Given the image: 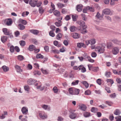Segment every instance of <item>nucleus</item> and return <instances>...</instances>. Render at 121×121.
Instances as JSON below:
<instances>
[{
    "label": "nucleus",
    "instance_id": "53",
    "mask_svg": "<svg viewBox=\"0 0 121 121\" xmlns=\"http://www.w3.org/2000/svg\"><path fill=\"white\" fill-rule=\"evenodd\" d=\"M86 9H88V10H89L90 11L93 12V9L91 7H90L89 6H88L86 7Z\"/></svg>",
    "mask_w": 121,
    "mask_h": 121
},
{
    "label": "nucleus",
    "instance_id": "2",
    "mask_svg": "<svg viewBox=\"0 0 121 121\" xmlns=\"http://www.w3.org/2000/svg\"><path fill=\"white\" fill-rule=\"evenodd\" d=\"M38 0H30L29 2V4L32 7H35L36 6Z\"/></svg>",
    "mask_w": 121,
    "mask_h": 121
},
{
    "label": "nucleus",
    "instance_id": "23",
    "mask_svg": "<svg viewBox=\"0 0 121 121\" xmlns=\"http://www.w3.org/2000/svg\"><path fill=\"white\" fill-rule=\"evenodd\" d=\"M73 95H77L79 94V89L73 88Z\"/></svg>",
    "mask_w": 121,
    "mask_h": 121
},
{
    "label": "nucleus",
    "instance_id": "45",
    "mask_svg": "<svg viewBox=\"0 0 121 121\" xmlns=\"http://www.w3.org/2000/svg\"><path fill=\"white\" fill-rule=\"evenodd\" d=\"M115 119L116 120V121H121V116H118L116 117Z\"/></svg>",
    "mask_w": 121,
    "mask_h": 121
},
{
    "label": "nucleus",
    "instance_id": "49",
    "mask_svg": "<svg viewBox=\"0 0 121 121\" xmlns=\"http://www.w3.org/2000/svg\"><path fill=\"white\" fill-rule=\"evenodd\" d=\"M39 13L41 14L43 13L44 12V10L42 7H40L39 8Z\"/></svg>",
    "mask_w": 121,
    "mask_h": 121
},
{
    "label": "nucleus",
    "instance_id": "29",
    "mask_svg": "<svg viewBox=\"0 0 121 121\" xmlns=\"http://www.w3.org/2000/svg\"><path fill=\"white\" fill-rule=\"evenodd\" d=\"M69 91L70 94L72 95H73V88H70L69 89Z\"/></svg>",
    "mask_w": 121,
    "mask_h": 121
},
{
    "label": "nucleus",
    "instance_id": "28",
    "mask_svg": "<svg viewBox=\"0 0 121 121\" xmlns=\"http://www.w3.org/2000/svg\"><path fill=\"white\" fill-rule=\"evenodd\" d=\"M62 34L61 33H59L56 36V38L59 40L62 37Z\"/></svg>",
    "mask_w": 121,
    "mask_h": 121
},
{
    "label": "nucleus",
    "instance_id": "25",
    "mask_svg": "<svg viewBox=\"0 0 121 121\" xmlns=\"http://www.w3.org/2000/svg\"><path fill=\"white\" fill-rule=\"evenodd\" d=\"M81 83L85 86L86 88H87L88 87L89 84L86 81H84L82 82Z\"/></svg>",
    "mask_w": 121,
    "mask_h": 121
},
{
    "label": "nucleus",
    "instance_id": "54",
    "mask_svg": "<svg viewBox=\"0 0 121 121\" xmlns=\"http://www.w3.org/2000/svg\"><path fill=\"white\" fill-rule=\"evenodd\" d=\"M83 56L84 59H85V60H87L88 58V57H89V56L87 55L86 53H85L83 55Z\"/></svg>",
    "mask_w": 121,
    "mask_h": 121
},
{
    "label": "nucleus",
    "instance_id": "27",
    "mask_svg": "<svg viewBox=\"0 0 121 121\" xmlns=\"http://www.w3.org/2000/svg\"><path fill=\"white\" fill-rule=\"evenodd\" d=\"M19 21L20 22L24 25H26L27 24V22L26 20L22 19H20Z\"/></svg>",
    "mask_w": 121,
    "mask_h": 121
},
{
    "label": "nucleus",
    "instance_id": "10",
    "mask_svg": "<svg viewBox=\"0 0 121 121\" xmlns=\"http://www.w3.org/2000/svg\"><path fill=\"white\" fill-rule=\"evenodd\" d=\"M77 46L78 47L80 48L82 47L86 48V45L82 43H77Z\"/></svg>",
    "mask_w": 121,
    "mask_h": 121
},
{
    "label": "nucleus",
    "instance_id": "52",
    "mask_svg": "<svg viewBox=\"0 0 121 121\" xmlns=\"http://www.w3.org/2000/svg\"><path fill=\"white\" fill-rule=\"evenodd\" d=\"M44 87H41V85H39V86H37V88L38 89H39L40 90H43Z\"/></svg>",
    "mask_w": 121,
    "mask_h": 121
},
{
    "label": "nucleus",
    "instance_id": "38",
    "mask_svg": "<svg viewBox=\"0 0 121 121\" xmlns=\"http://www.w3.org/2000/svg\"><path fill=\"white\" fill-rule=\"evenodd\" d=\"M17 58L18 60H19L21 61L24 59V57L21 55H18L17 56Z\"/></svg>",
    "mask_w": 121,
    "mask_h": 121
},
{
    "label": "nucleus",
    "instance_id": "22",
    "mask_svg": "<svg viewBox=\"0 0 121 121\" xmlns=\"http://www.w3.org/2000/svg\"><path fill=\"white\" fill-rule=\"evenodd\" d=\"M8 38L7 36H4L1 37V40L2 41L3 43L5 42L7 40Z\"/></svg>",
    "mask_w": 121,
    "mask_h": 121
},
{
    "label": "nucleus",
    "instance_id": "36",
    "mask_svg": "<svg viewBox=\"0 0 121 121\" xmlns=\"http://www.w3.org/2000/svg\"><path fill=\"white\" fill-rule=\"evenodd\" d=\"M57 5L58 7L59 8H61L65 6V5L64 4L60 3H58L57 4Z\"/></svg>",
    "mask_w": 121,
    "mask_h": 121
},
{
    "label": "nucleus",
    "instance_id": "9",
    "mask_svg": "<svg viewBox=\"0 0 121 121\" xmlns=\"http://www.w3.org/2000/svg\"><path fill=\"white\" fill-rule=\"evenodd\" d=\"M2 30L4 34L6 35H9L10 33L7 29L6 28H4L2 29Z\"/></svg>",
    "mask_w": 121,
    "mask_h": 121
},
{
    "label": "nucleus",
    "instance_id": "13",
    "mask_svg": "<svg viewBox=\"0 0 121 121\" xmlns=\"http://www.w3.org/2000/svg\"><path fill=\"white\" fill-rule=\"evenodd\" d=\"M30 32L35 35H37L39 33V30H37L32 29L30 30Z\"/></svg>",
    "mask_w": 121,
    "mask_h": 121
},
{
    "label": "nucleus",
    "instance_id": "6",
    "mask_svg": "<svg viewBox=\"0 0 121 121\" xmlns=\"http://www.w3.org/2000/svg\"><path fill=\"white\" fill-rule=\"evenodd\" d=\"M110 10L106 8L104 9L103 11L102 15L103 14L108 15L110 14Z\"/></svg>",
    "mask_w": 121,
    "mask_h": 121
},
{
    "label": "nucleus",
    "instance_id": "39",
    "mask_svg": "<svg viewBox=\"0 0 121 121\" xmlns=\"http://www.w3.org/2000/svg\"><path fill=\"white\" fill-rule=\"evenodd\" d=\"M90 44L91 45L94 44L95 43V39H91L90 40Z\"/></svg>",
    "mask_w": 121,
    "mask_h": 121
},
{
    "label": "nucleus",
    "instance_id": "60",
    "mask_svg": "<svg viewBox=\"0 0 121 121\" xmlns=\"http://www.w3.org/2000/svg\"><path fill=\"white\" fill-rule=\"evenodd\" d=\"M91 56L92 57H95L97 56V54L95 52H92L91 54Z\"/></svg>",
    "mask_w": 121,
    "mask_h": 121
},
{
    "label": "nucleus",
    "instance_id": "41",
    "mask_svg": "<svg viewBox=\"0 0 121 121\" xmlns=\"http://www.w3.org/2000/svg\"><path fill=\"white\" fill-rule=\"evenodd\" d=\"M91 111L93 112H95L98 111V109L97 108L92 107L91 109Z\"/></svg>",
    "mask_w": 121,
    "mask_h": 121
},
{
    "label": "nucleus",
    "instance_id": "21",
    "mask_svg": "<svg viewBox=\"0 0 121 121\" xmlns=\"http://www.w3.org/2000/svg\"><path fill=\"white\" fill-rule=\"evenodd\" d=\"M12 21L11 19H8V21L6 22V25L8 26L11 25L12 23Z\"/></svg>",
    "mask_w": 121,
    "mask_h": 121
},
{
    "label": "nucleus",
    "instance_id": "20",
    "mask_svg": "<svg viewBox=\"0 0 121 121\" xmlns=\"http://www.w3.org/2000/svg\"><path fill=\"white\" fill-rule=\"evenodd\" d=\"M2 68L3 69L4 71L5 72H6L9 70V68L5 65L3 66L2 67Z\"/></svg>",
    "mask_w": 121,
    "mask_h": 121
},
{
    "label": "nucleus",
    "instance_id": "57",
    "mask_svg": "<svg viewBox=\"0 0 121 121\" xmlns=\"http://www.w3.org/2000/svg\"><path fill=\"white\" fill-rule=\"evenodd\" d=\"M79 82V81L77 80L75 81H73L72 83V84L73 85H76L78 84Z\"/></svg>",
    "mask_w": 121,
    "mask_h": 121
},
{
    "label": "nucleus",
    "instance_id": "24",
    "mask_svg": "<svg viewBox=\"0 0 121 121\" xmlns=\"http://www.w3.org/2000/svg\"><path fill=\"white\" fill-rule=\"evenodd\" d=\"M53 13L54 15L57 17H58L60 16V12L57 10H55Z\"/></svg>",
    "mask_w": 121,
    "mask_h": 121
},
{
    "label": "nucleus",
    "instance_id": "55",
    "mask_svg": "<svg viewBox=\"0 0 121 121\" xmlns=\"http://www.w3.org/2000/svg\"><path fill=\"white\" fill-rule=\"evenodd\" d=\"M81 15L82 17V19L84 21L86 20L87 18L86 17L85 15L83 14H81Z\"/></svg>",
    "mask_w": 121,
    "mask_h": 121
},
{
    "label": "nucleus",
    "instance_id": "46",
    "mask_svg": "<svg viewBox=\"0 0 121 121\" xmlns=\"http://www.w3.org/2000/svg\"><path fill=\"white\" fill-rule=\"evenodd\" d=\"M92 69L93 71L96 72L98 70L99 68L98 67H92Z\"/></svg>",
    "mask_w": 121,
    "mask_h": 121
},
{
    "label": "nucleus",
    "instance_id": "51",
    "mask_svg": "<svg viewBox=\"0 0 121 121\" xmlns=\"http://www.w3.org/2000/svg\"><path fill=\"white\" fill-rule=\"evenodd\" d=\"M14 46L13 45L11 46L10 48V51L11 52H14Z\"/></svg>",
    "mask_w": 121,
    "mask_h": 121
},
{
    "label": "nucleus",
    "instance_id": "31",
    "mask_svg": "<svg viewBox=\"0 0 121 121\" xmlns=\"http://www.w3.org/2000/svg\"><path fill=\"white\" fill-rule=\"evenodd\" d=\"M61 21L60 20H59L58 22H56L55 23V24L57 26L59 27L61 26Z\"/></svg>",
    "mask_w": 121,
    "mask_h": 121
},
{
    "label": "nucleus",
    "instance_id": "17",
    "mask_svg": "<svg viewBox=\"0 0 121 121\" xmlns=\"http://www.w3.org/2000/svg\"><path fill=\"white\" fill-rule=\"evenodd\" d=\"M82 6L81 4L78 5L76 8L77 10L79 12L81 11L82 9Z\"/></svg>",
    "mask_w": 121,
    "mask_h": 121
},
{
    "label": "nucleus",
    "instance_id": "48",
    "mask_svg": "<svg viewBox=\"0 0 121 121\" xmlns=\"http://www.w3.org/2000/svg\"><path fill=\"white\" fill-rule=\"evenodd\" d=\"M58 89L56 86H54L53 89V90L55 93H57L58 91Z\"/></svg>",
    "mask_w": 121,
    "mask_h": 121
},
{
    "label": "nucleus",
    "instance_id": "42",
    "mask_svg": "<svg viewBox=\"0 0 121 121\" xmlns=\"http://www.w3.org/2000/svg\"><path fill=\"white\" fill-rule=\"evenodd\" d=\"M96 17L100 19H101L102 18V17L101 16L100 14L98 12L97 13V14L96 15Z\"/></svg>",
    "mask_w": 121,
    "mask_h": 121
},
{
    "label": "nucleus",
    "instance_id": "62",
    "mask_svg": "<svg viewBox=\"0 0 121 121\" xmlns=\"http://www.w3.org/2000/svg\"><path fill=\"white\" fill-rule=\"evenodd\" d=\"M67 110H64L63 111L62 114L64 115H66L67 114Z\"/></svg>",
    "mask_w": 121,
    "mask_h": 121
},
{
    "label": "nucleus",
    "instance_id": "15",
    "mask_svg": "<svg viewBox=\"0 0 121 121\" xmlns=\"http://www.w3.org/2000/svg\"><path fill=\"white\" fill-rule=\"evenodd\" d=\"M72 35V37L74 39H78L80 37L79 35L76 33H73Z\"/></svg>",
    "mask_w": 121,
    "mask_h": 121
},
{
    "label": "nucleus",
    "instance_id": "33",
    "mask_svg": "<svg viewBox=\"0 0 121 121\" xmlns=\"http://www.w3.org/2000/svg\"><path fill=\"white\" fill-rule=\"evenodd\" d=\"M120 113V111L118 109H116L114 112V114L116 115H119Z\"/></svg>",
    "mask_w": 121,
    "mask_h": 121
},
{
    "label": "nucleus",
    "instance_id": "30",
    "mask_svg": "<svg viewBox=\"0 0 121 121\" xmlns=\"http://www.w3.org/2000/svg\"><path fill=\"white\" fill-rule=\"evenodd\" d=\"M84 28L81 30V33L82 34H85L87 32V30L86 29V28L83 27Z\"/></svg>",
    "mask_w": 121,
    "mask_h": 121
},
{
    "label": "nucleus",
    "instance_id": "50",
    "mask_svg": "<svg viewBox=\"0 0 121 121\" xmlns=\"http://www.w3.org/2000/svg\"><path fill=\"white\" fill-rule=\"evenodd\" d=\"M24 88L25 91H28L30 90V88L28 85L25 86H24Z\"/></svg>",
    "mask_w": 121,
    "mask_h": 121
},
{
    "label": "nucleus",
    "instance_id": "58",
    "mask_svg": "<svg viewBox=\"0 0 121 121\" xmlns=\"http://www.w3.org/2000/svg\"><path fill=\"white\" fill-rule=\"evenodd\" d=\"M106 81L108 82H110L112 84L114 82L111 79H107L106 80Z\"/></svg>",
    "mask_w": 121,
    "mask_h": 121
},
{
    "label": "nucleus",
    "instance_id": "26",
    "mask_svg": "<svg viewBox=\"0 0 121 121\" xmlns=\"http://www.w3.org/2000/svg\"><path fill=\"white\" fill-rule=\"evenodd\" d=\"M19 27V29L20 30H23L25 29V26L22 24H19L18 25Z\"/></svg>",
    "mask_w": 121,
    "mask_h": 121
},
{
    "label": "nucleus",
    "instance_id": "44",
    "mask_svg": "<svg viewBox=\"0 0 121 121\" xmlns=\"http://www.w3.org/2000/svg\"><path fill=\"white\" fill-rule=\"evenodd\" d=\"M51 52H53L54 53L58 54L59 53V51L57 49H52L51 50Z\"/></svg>",
    "mask_w": 121,
    "mask_h": 121
},
{
    "label": "nucleus",
    "instance_id": "18",
    "mask_svg": "<svg viewBox=\"0 0 121 121\" xmlns=\"http://www.w3.org/2000/svg\"><path fill=\"white\" fill-rule=\"evenodd\" d=\"M80 109L84 111H85L86 109V106L83 104H82L80 105Z\"/></svg>",
    "mask_w": 121,
    "mask_h": 121
},
{
    "label": "nucleus",
    "instance_id": "4",
    "mask_svg": "<svg viewBox=\"0 0 121 121\" xmlns=\"http://www.w3.org/2000/svg\"><path fill=\"white\" fill-rule=\"evenodd\" d=\"M37 81L35 80H34L32 78H30L27 81V83L29 85H32L34 84Z\"/></svg>",
    "mask_w": 121,
    "mask_h": 121
},
{
    "label": "nucleus",
    "instance_id": "16",
    "mask_svg": "<svg viewBox=\"0 0 121 121\" xmlns=\"http://www.w3.org/2000/svg\"><path fill=\"white\" fill-rule=\"evenodd\" d=\"M36 48L35 46L33 45H30L28 48V49L30 51H31L35 50Z\"/></svg>",
    "mask_w": 121,
    "mask_h": 121
},
{
    "label": "nucleus",
    "instance_id": "34",
    "mask_svg": "<svg viewBox=\"0 0 121 121\" xmlns=\"http://www.w3.org/2000/svg\"><path fill=\"white\" fill-rule=\"evenodd\" d=\"M111 74V72L109 71H107L105 73V76L107 78L110 77Z\"/></svg>",
    "mask_w": 121,
    "mask_h": 121
},
{
    "label": "nucleus",
    "instance_id": "59",
    "mask_svg": "<svg viewBox=\"0 0 121 121\" xmlns=\"http://www.w3.org/2000/svg\"><path fill=\"white\" fill-rule=\"evenodd\" d=\"M64 119V118L61 117L59 116L58 117L57 120L58 121H63Z\"/></svg>",
    "mask_w": 121,
    "mask_h": 121
},
{
    "label": "nucleus",
    "instance_id": "3",
    "mask_svg": "<svg viewBox=\"0 0 121 121\" xmlns=\"http://www.w3.org/2000/svg\"><path fill=\"white\" fill-rule=\"evenodd\" d=\"M77 22L79 25L82 26L83 28L84 27L85 28H87V26L85 25V23L83 21H78Z\"/></svg>",
    "mask_w": 121,
    "mask_h": 121
},
{
    "label": "nucleus",
    "instance_id": "56",
    "mask_svg": "<svg viewBox=\"0 0 121 121\" xmlns=\"http://www.w3.org/2000/svg\"><path fill=\"white\" fill-rule=\"evenodd\" d=\"M91 93V91L89 90H87L85 91V95H90Z\"/></svg>",
    "mask_w": 121,
    "mask_h": 121
},
{
    "label": "nucleus",
    "instance_id": "11",
    "mask_svg": "<svg viewBox=\"0 0 121 121\" xmlns=\"http://www.w3.org/2000/svg\"><path fill=\"white\" fill-rule=\"evenodd\" d=\"M39 115L40 118L43 119H46L47 118V116L45 114H43L42 113L40 112L39 113Z\"/></svg>",
    "mask_w": 121,
    "mask_h": 121
},
{
    "label": "nucleus",
    "instance_id": "61",
    "mask_svg": "<svg viewBox=\"0 0 121 121\" xmlns=\"http://www.w3.org/2000/svg\"><path fill=\"white\" fill-rule=\"evenodd\" d=\"M112 46V43H108L107 45V48H110Z\"/></svg>",
    "mask_w": 121,
    "mask_h": 121
},
{
    "label": "nucleus",
    "instance_id": "12",
    "mask_svg": "<svg viewBox=\"0 0 121 121\" xmlns=\"http://www.w3.org/2000/svg\"><path fill=\"white\" fill-rule=\"evenodd\" d=\"M15 67L16 69L17 72L21 73L22 71V69H21V67L19 66L16 65L15 66Z\"/></svg>",
    "mask_w": 121,
    "mask_h": 121
},
{
    "label": "nucleus",
    "instance_id": "40",
    "mask_svg": "<svg viewBox=\"0 0 121 121\" xmlns=\"http://www.w3.org/2000/svg\"><path fill=\"white\" fill-rule=\"evenodd\" d=\"M19 43L22 46H24L26 44L25 42L23 40H22L19 42Z\"/></svg>",
    "mask_w": 121,
    "mask_h": 121
},
{
    "label": "nucleus",
    "instance_id": "8",
    "mask_svg": "<svg viewBox=\"0 0 121 121\" xmlns=\"http://www.w3.org/2000/svg\"><path fill=\"white\" fill-rule=\"evenodd\" d=\"M21 111L24 114H26L28 112V109L25 107H23L22 108Z\"/></svg>",
    "mask_w": 121,
    "mask_h": 121
},
{
    "label": "nucleus",
    "instance_id": "5",
    "mask_svg": "<svg viewBox=\"0 0 121 121\" xmlns=\"http://www.w3.org/2000/svg\"><path fill=\"white\" fill-rule=\"evenodd\" d=\"M112 52L114 55L117 54L119 52L118 48L117 47H115L113 48L112 50Z\"/></svg>",
    "mask_w": 121,
    "mask_h": 121
},
{
    "label": "nucleus",
    "instance_id": "35",
    "mask_svg": "<svg viewBox=\"0 0 121 121\" xmlns=\"http://www.w3.org/2000/svg\"><path fill=\"white\" fill-rule=\"evenodd\" d=\"M83 115L85 117H89L90 116V113L87 112H85L84 113Z\"/></svg>",
    "mask_w": 121,
    "mask_h": 121
},
{
    "label": "nucleus",
    "instance_id": "64",
    "mask_svg": "<svg viewBox=\"0 0 121 121\" xmlns=\"http://www.w3.org/2000/svg\"><path fill=\"white\" fill-rule=\"evenodd\" d=\"M14 49V50L17 52H19L20 51L19 48L17 46H15Z\"/></svg>",
    "mask_w": 121,
    "mask_h": 121
},
{
    "label": "nucleus",
    "instance_id": "32",
    "mask_svg": "<svg viewBox=\"0 0 121 121\" xmlns=\"http://www.w3.org/2000/svg\"><path fill=\"white\" fill-rule=\"evenodd\" d=\"M33 73L34 75H36L37 74L38 75H40L41 74V72L40 71H39L37 70H35L34 71Z\"/></svg>",
    "mask_w": 121,
    "mask_h": 121
},
{
    "label": "nucleus",
    "instance_id": "7",
    "mask_svg": "<svg viewBox=\"0 0 121 121\" xmlns=\"http://www.w3.org/2000/svg\"><path fill=\"white\" fill-rule=\"evenodd\" d=\"M77 116V114L74 112H71L69 115L70 118L72 119H74Z\"/></svg>",
    "mask_w": 121,
    "mask_h": 121
},
{
    "label": "nucleus",
    "instance_id": "43",
    "mask_svg": "<svg viewBox=\"0 0 121 121\" xmlns=\"http://www.w3.org/2000/svg\"><path fill=\"white\" fill-rule=\"evenodd\" d=\"M49 34V35L52 37H54L55 36V34L52 30L50 31Z\"/></svg>",
    "mask_w": 121,
    "mask_h": 121
},
{
    "label": "nucleus",
    "instance_id": "14",
    "mask_svg": "<svg viewBox=\"0 0 121 121\" xmlns=\"http://www.w3.org/2000/svg\"><path fill=\"white\" fill-rule=\"evenodd\" d=\"M41 107L42 108L45 110H47L48 111H49L50 109V106L45 104L42 105Z\"/></svg>",
    "mask_w": 121,
    "mask_h": 121
},
{
    "label": "nucleus",
    "instance_id": "1",
    "mask_svg": "<svg viewBox=\"0 0 121 121\" xmlns=\"http://www.w3.org/2000/svg\"><path fill=\"white\" fill-rule=\"evenodd\" d=\"M104 47H100L97 46L96 47V51H98V53H103L105 51Z\"/></svg>",
    "mask_w": 121,
    "mask_h": 121
},
{
    "label": "nucleus",
    "instance_id": "47",
    "mask_svg": "<svg viewBox=\"0 0 121 121\" xmlns=\"http://www.w3.org/2000/svg\"><path fill=\"white\" fill-rule=\"evenodd\" d=\"M72 17L73 20L74 21H75L77 20L76 19L78 17V16H76L73 15L72 16Z\"/></svg>",
    "mask_w": 121,
    "mask_h": 121
},
{
    "label": "nucleus",
    "instance_id": "63",
    "mask_svg": "<svg viewBox=\"0 0 121 121\" xmlns=\"http://www.w3.org/2000/svg\"><path fill=\"white\" fill-rule=\"evenodd\" d=\"M44 49L46 52H48L49 50V47L48 46H45L44 48Z\"/></svg>",
    "mask_w": 121,
    "mask_h": 121
},
{
    "label": "nucleus",
    "instance_id": "19",
    "mask_svg": "<svg viewBox=\"0 0 121 121\" xmlns=\"http://www.w3.org/2000/svg\"><path fill=\"white\" fill-rule=\"evenodd\" d=\"M77 29V28L76 27L73 26H71L69 28V29L71 32L75 31Z\"/></svg>",
    "mask_w": 121,
    "mask_h": 121
},
{
    "label": "nucleus",
    "instance_id": "37",
    "mask_svg": "<svg viewBox=\"0 0 121 121\" xmlns=\"http://www.w3.org/2000/svg\"><path fill=\"white\" fill-rule=\"evenodd\" d=\"M36 57L37 58L43 59V56L40 54H38L36 55Z\"/></svg>",
    "mask_w": 121,
    "mask_h": 121
}]
</instances>
